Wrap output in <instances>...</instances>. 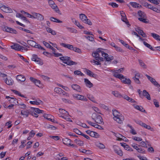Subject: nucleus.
Returning a JSON list of instances; mask_svg holds the SVG:
<instances>
[{"label": "nucleus", "mask_w": 160, "mask_h": 160, "mask_svg": "<svg viewBox=\"0 0 160 160\" xmlns=\"http://www.w3.org/2000/svg\"><path fill=\"white\" fill-rule=\"evenodd\" d=\"M59 59L62 61V62L67 65L71 66L73 65H76L77 62L71 60V58L67 56H62L60 57Z\"/></svg>", "instance_id": "nucleus-1"}, {"label": "nucleus", "mask_w": 160, "mask_h": 160, "mask_svg": "<svg viewBox=\"0 0 160 160\" xmlns=\"http://www.w3.org/2000/svg\"><path fill=\"white\" fill-rule=\"evenodd\" d=\"M114 77L121 79L122 82L125 84H130L131 81L128 78H125L124 76L121 74H116L114 75Z\"/></svg>", "instance_id": "nucleus-2"}, {"label": "nucleus", "mask_w": 160, "mask_h": 160, "mask_svg": "<svg viewBox=\"0 0 160 160\" xmlns=\"http://www.w3.org/2000/svg\"><path fill=\"white\" fill-rule=\"evenodd\" d=\"M92 119L97 123L102 124L103 123V119L101 116L96 113H93L92 116Z\"/></svg>", "instance_id": "nucleus-3"}, {"label": "nucleus", "mask_w": 160, "mask_h": 160, "mask_svg": "<svg viewBox=\"0 0 160 160\" xmlns=\"http://www.w3.org/2000/svg\"><path fill=\"white\" fill-rule=\"evenodd\" d=\"M27 44L32 47L38 48L43 50H45V49L39 44H37L35 41L32 40H28L27 41Z\"/></svg>", "instance_id": "nucleus-4"}, {"label": "nucleus", "mask_w": 160, "mask_h": 160, "mask_svg": "<svg viewBox=\"0 0 160 160\" xmlns=\"http://www.w3.org/2000/svg\"><path fill=\"white\" fill-rule=\"evenodd\" d=\"M72 96L74 98L77 100L84 101H87V99L83 95L77 94H72Z\"/></svg>", "instance_id": "nucleus-5"}, {"label": "nucleus", "mask_w": 160, "mask_h": 160, "mask_svg": "<svg viewBox=\"0 0 160 160\" xmlns=\"http://www.w3.org/2000/svg\"><path fill=\"white\" fill-rule=\"evenodd\" d=\"M2 29L3 31L10 33L16 34L17 33L16 31L11 28L7 26H2Z\"/></svg>", "instance_id": "nucleus-6"}, {"label": "nucleus", "mask_w": 160, "mask_h": 160, "mask_svg": "<svg viewBox=\"0 0 160 160\" xmlns=\"http://www.w3.org/2000/svg\"><path fill=\"white\" fill-rule=\"evenodd\" d=\"M31 59L32 61L36 62L37 63L42 65L43 62L41 59L38 57L37 55L35 54H33L32 56Z\"/></svg>", "instance_id": "nucleus-7"}, {"label": "nucleus", "mask_w": 160, "mask_h": 160, "mask_svg": "<svg viewBox=\"0 0 160 160\" xmlns=\"http://www.w3.org/2000/svg\"><path fill=\"white\" fill-rule=\"evenodd\" d=\"M120 13L122 16V20L123 22H124L126 24H127L128 25V27H129L130 26V25L129 24V22L128 21L126 17L125 14L123 11H121L120 12Z\"/></svg>", "instance_id": "nucleus-8"}, {"label": "nucleus", "mask_w": 160, "mask_h": 160, "mask_svg": "<svg viewBox=\"0 0 160 160\" xmlns=\"http://www.w3.org/2000/svg\"><path fill=\"white\" fill-rule=\"evenodd\" d=\"M114 152L118 155L122 156L123 155V152L116 145H114L113 147Z\"/></svg>", "instance_id": "nucleus-9"}, {"label": "nucleus", "mask_w": 160, "mask_h": 160, "mask_svg": "<svg viewBox=\"0 0 160 160\" xmlns=\"http://www.w3.org/2000/svg\"><path fill=\"white\" fill-rule=\"evenodd\" d=\"M114 119L116 120L119 123L122 124V121L124 120V117L121 114L119 115V116L116 118H113Z\"/></svg>", "instance_id": "nucleus-10"}, {"label": "nucleus", "mask_w": 160, "mask_h": 160, "mask_svg": "<svg viewBox=\"0 0 160 160\" xmlns=\"http://www.w3.org/2000/svg\"><path fill=\"white\" fill-rule=\"evenodd\" d=\"M31 112V111L29 109L26 110H23L21 111V114L24 117H28L29 115L30 114Z\"/></svg>", "instance_id": "nucleus-11"}, {"label": "nucleus", "mask_w": 160, "mask_h": 160, "mask_svg": "<svg viewBox=\"0 0 160 160\" xmlns=\"http://www.w3.org/2000/svg\"><path fill=\"white\" fill-rule=\"evenodd\" d=\"M102 57L104 58L107 61H110L113 59V57L112 56L109 57L108 54L105 53L103 52Z\"/></svg>", "instance_id": "nucleus-12"}, {"label": "nucleus", "mask_w": 160, "mask_h": 160, "mask_svg": "<svg viewBox=\"0 0 160 160\" xmlns=\"http://www.w3.org/2000/svg\"><path fill=\"white\" fill-rule=\"evenodd\" d=\"M50 7L56 13H58L60 15L62 14L60 11L59 10L57 6L55 3H54Z\"/></svg>", "instance_id": "nucleus-13"}, {"label": "nucleus", "mask_w": 160, "mask_h": 160, "mask_svg": "<svg viewBox=\"0 0 160 160\" xmlns=\"http://www.w3.org/2000/svg\"><path fill=\"white\" fill-rule=\"evenodd\" d=\"M2 10L5 12L8 13H11L13 12L12 10L10 8L5 5H4L2 9Z\"/></svg>", "instance_id": "nucleus-14"}, {"label": "nucleus", "mask_w": 160, "mask_h": 160, "mask_svg": "<svg viewBox=\"0 0 160 160\" xmlns=\"http://www.w3.org/2000/svg\"><path fill=\"white\" fill-rule=\"evenodd\" d=\"M30 103L34 105H39L42 104L43 102L39 99H35L34 101H30Z\"/></svg>", "instance_id": "nucleus-15"}, {"label": "nucleus", "mask_w": 160, "mask_h": 160, "mask_svg": "<svg viewBox=\"0 0 160 160\" xmlns=\"http://www.w3.org/2000/svg\"><path fill=\"white\" fill-rule=\"evenodd\" d=\"M34 15V18H37L38 20L40 21H42L44 20V17L41 14L35 12Z\"/></svg>", "instance_id": "nucleus-16"}, {"label": "nucleus", "mask_w": 160, "mask_h": 160, "mask_svg": "<svg viewBox=\"0 0 160 160\" xmlns=\"http://www.w3.org/2000/svg\"><path fill=\"white\" fill-rule=\"evenodd\" d=\"M60 45L63 47L68 48L69 49L72 50L73 49V46L69 44H66L65 43H61Z\"/></svg>", "instance_id": "nucleus-17"}, {"label": "nucleus", "mask_w": 160, "mask_h": 160, "mask_svg": "<svg viewBox=\"0 0 160 160\" xmlns=\"http://www.w3.org/2000/svg\"><path fill=\"white\" fill-rule=\"evenodd\" d=\"M71 87L74 90H76L77 92H81L80 87L78 85L75 84L71 85Z\"/></svg>", "instance_id": "nucleus-18"}, {"label": "nucleus", "mask_w": 160, "mask_h": 160, "mask_svg": "<svg viewBox=\"0 0 160 160\" xmlns=\"http://www.w3.org/2000/svg\"><path fill=\"white\" fill-rule=\"evenodd\" d=\"M85 71L86 72L87 74L88 75L95 78L97 77V75L95 74V73H94L93 72H92L90 70L87 69H86Z\"/></svg>", "instance_id": "nucleus-19"}, {"label": "nucleus", "mask_w": 160, "mask_h": 160, "mask_svg": "<svg viewBox=\"0 0 160 160\" xmlns=\"http://www.w3.org/2000/svg\"><path fill=\"white\" fill-rule=\"evenodd\" d=\"M143 97L144 96L148 100H150L151 97L147 91L145 90H144L143 91Z\"/></svg>", "instance_id": "nucleus-20"}, {"label": "nucleus", "mask_w": 160, "mask_h": 160, "mask_svg": "<svg viewBox=\"0 0 160 160\" xmlns=\"http://www.w3.org/2000/svg\"><path fill=\"white\" fill-rule=\"evenodd\" d=\"M71 140L68 138H66L62 139L63 143L68 146H69L71 145Z\"/></svg>", "instance_id": "nucleus-21"}, {"label": "nucleus", "mask_w": 160, "mask_h": 160, "mask_svg": "<svg viewBox=\"0 0 160 160\" xmlns=\"http://www.w3.org/2000/svg\"><path fill=\"white\" fill-rule=\"evenodd\" d=\"M113 135L117 138V139H116V140H117L121 141L123 140V139H122L121 137H124V138H125V137L119 133H116L113 132Z\"/></svg>", "instance_id": "nucleus-22"}, {"label": "nucleus", "mask_w": 160, "mask_h": 160, "mask_svg": "<svg viewBox=\"0 0 160 160\" xmlns=\"http://www.w3.org/2000/svg\"><path fill=\"white\" fill-rule=\"evenodd\" d=\"M17 79L22 82H24L26 80L25 77L22 75H18L16 77Z\"/></svg>", "instance_id": "nucleus-23"}, {"label": "nucleus", "mask_w": 160, "mask_h": 160, "mask_svg": "<svg viewBox=\"0 0 160 160\" xmlns=\"http://www.w3.org/2000/svg\"><path fill=\"white\" fill-rule=\"evenodd\" d=\"M20 47V45L16 43L11 46L12 49H14L16 50L19 51V48Z\"/></svg>", "instance_id": "nucleus-24"}, {"label": "nucleus", "mask_w": 160, "mask_h": 160, "mask_svg": "<svg viewBox=\"0 0 160 160\" xmlns=\"http://www.w3.org/2000/svg\"><path fill=\"white\" fill-rule=\"evenodd\" d=\"M5 81L6 83L9 85H12L13 82V81L10 78H6Z\"/></svg>", "instance_id": "nucleus-25"}, {"label": "nucleus", "mask_w": 160, "mask_h": 160, "mask_svg": "<svg viewBox=\"0 0 160 160\" xmlns=\"http://www.w3.org/2000/svg\"><path fill=\"white\" fill-rule=\"evenodd\" d=\"M84 82L87 87L90 88L93 86V84L88 79H84Z\"/></svg>", "instance_id": "nucleus-26"}, {"label": "nucleus", "mask_w": 160, "mask_h": 160, "mask_svg": "<svg viewBox=\"0 0 160 160\" xmlns=\"http://www.w3.org/2000/svg\"><path fill=\"white\" fill-rule=\"evenodd\" d=\"M31 109L33 111L35 112L38 113H43L44 112L42 110H41L38 109V108H34L33 107H31Z\"/></svg>", "instance_id": "nucleus-27"}, {"label": "nucleus", "mask_w": 160, "mask_h": 160, "mask_svg": "<svg viewBox=\"0 0 160 160\" xmlns=\"http://www.w3.org/2000/svg\"><path fill=\"white\" fill-rule=\"evenodd\" d=\"M79 18L80 19L84 22L86 21L87 18V17L84 14H81L79 15Z\"/></svg>", "instance_id": "nucleus-28"}, {"label": "nucleus", "mask_w": 160, "mask_h": 160, "mask_svg": "<svg viewBox=\"0 0 160 160\" xmlns=\"http://www.w3.org/2000/svg\"><path fill=\"white\" fill-rule=\"evenodd\" d=\"M134 106L135 108L139 110L140 111L142 112H145V110L141 106H139L137 105H134Z\"/></svg>", "instance_id": "nucleus-29"}, {"label": "nucleus", "mask_w": 160, "mask_h": 160, "mask_svg": "<svg viewBox=\"0 0 160 160\" xmlns=\"http://www.w3.org/2000/svg\"><path fill=\"white\" fill-rule=\"evenodd\" d=\"M131 5L133 7L135 8H140L142 7L141 5H140L139 3L135 2H131L130 3Z\"/></svg>", "instance_id": "nucleus-30"}, {"label": "nucleus", "mask_w": 160, "mask_h": 160, "mask_svg": "<svg viewBox=\"0 0 160 160\" xmlns=\"http://www.w3.org/2000/svg\"><path fill=\"white\" fill-rule=\"evenodd\" d=\"M151 35L156 40L160 41V36L158 34L154 33H152Z\"/></svg>", "instance_id": "nucleus-31"}, {"label": "nucleus", "mask_w": 160, "mask_h": 160, "mask_svg": "<svg viewBox=\"0 0 160 160\" xmlns=\"http://www.w3.org/2000/svg\"><path fill=\"white\" fill-rule=\"evenodd\" d=\"M43 116L45 118L50 121H52V118L53 117L52 115L46 114H44Z\"/></svg>", "instance_id": "nucleus-32"}, {"label": "nucleus", "mask_w": 160, "mask_h": 160, "mask_svg": "<svg viewBox=\"0 0 160 160\" xmlns=\"http://www.w3.org/2000/svg\"><path fill=\"white\" fill-rule=\"evenodd\" d=\"M54 92L59 94H61L63 92V90L59 88H55L54 89Z\"/></svg>", "instance_id": "nucleus-33"}, {"label": "nucleus", "mask_w": 160, "mask_h": 160, "mask_svg": "<svg viewBox=\"0 0 160 160\" xmlns=\"http://www.w3.org/2000/svg\"><path fill=\"white\" fill-rule=\"evenodd\" d=\"M112 111L113 115L114 116V118H116V117L119 116V115L121 114L116 110H113Z\"/></svg>", "instance_id": "nucleus-34"}, {"label": "nucleus", "mask_w": 160, "mask_h": 160, "mask_svg": "<svg viewBox=\"0 0 160 160\" xmlns=\"http://www.w3.org/2000/svg\"><path fill=\"white\" fill-rule=\"evenodd\" d=\"M142 126L144 127L145 128H146L148 130H150L151 131H154V129L153 128H151V127L150 126L144 123H143V124H142Z\"/></svg>", "instance_id": "nucleus-35"}, {"label": "nucleus", "mask_w": 160, "mask_h": 160, "mask_svg": "<svg viewBox=\"0 0 160 160\" xmlns=\"http://www.w3.org/2000/svg\"><path fill=\"white\" fill-rule=\"evenodd\" d=\"M112 93L116 97L118 98H121L122 97V95L118 91H113L112 92Z\"/></svg>", "instance_id": "nucleus-36"}, {"label": "nucleus", "mask_w": 160, "mask_h": 160, "mask_svg": "<svg viewBox=\"0 0 160 160\" xmlns=\"http://www.w3.org/2000/svg\"><path fill=\"white\" fill-rule=\"evenodd\" d=\"M143 43L146 47L150 49L151 50L153 51H155V50L153 49L152 47L150 45V44L147 43L145 41H143Z\"/></svg>", "instance_id": "nucleus-37"}, {"label": "nucleus", "mask_w": 160, "mask_h": 160, "mask_svg": "<svg viewBox=\"0 0 160 160\" xmlns=\"http://www.w3.org/2000/svg\"><path fill=\"white\" fill-rule=\"evenodd\" d=\"M46 29L47 31L49 33H51L53 35H55L56 34V32L55 31L52 30L51 28L48 27H46Z\"/></svg>", "instance_id": "nucleus-38"}, {"label": "nucleus", "mask_w": 160, "mask_h": 160, "mask_svg": "<svg viewBox=\"0 0 160 160\" xmlns=\"http://www.w3.org/2000/svg\"><path fill=\"white\" fill-rule=\"evenodd\" d=\"M138 14L140 18H146V15L145 13L141 11H139L138 12Z\"/></svg>", "instance_id": "nucleus-39"}, {"label": "nucleus", "mask_w": 160, "mask_h": 160, "mask_svg": "<svg viewBox=\"0 0 160 160\" xmlns=\"http://www.w3.org/2000/svg\"><path fill=\"white\" fill-rule=\"evenodd\" d=\"M67 29H68L70 32L72 33H76L77 32V30L74 28L67 27Z\"/></svg>", "instance_id": "nucleus-40"}, {"label": "nucleus", "mask_w": 160, "mask_h": 160, "mask_svg": "<svg viewBox=\"0 0 160 160\" xmlns=\"http://www.w3.org/2000/svg\"><path fill=\"white\" fill-rule=\"evenodd\" d=\"M145 18H138V19L140 21L146 23H148L149 22V21L147 19Z\"/></svg>", "instance_id": "nucleus-41"}, {"label": "nucleus", "mask_w": 160, "mask_h": 160, "mask_svg": "<svg viewBox=\"0 0 160 160\" xmlns=\"http://www.w3.org/2000/svg\"><path fill=\"white\" fill-rule=\"evenodd\" d=\"M124 68H121L118 70H116L113 71V73L114 74L113 75L116 74H118V73L121 72L122 71H123L124 70Z\"/></svg>", "instance_id": "nucleus-42"}, {"label": "nucleus", "mask_w": 160, "mask_h": 160, "mask_svg": "<svg viewBox=\"0 0 160 160\" xmlns=\"http://www.w3.org/2000/svg\"><path fill=\"white\" fill-rule=\"evenodd\" d=\"M138 61L139 62V64L143 68L146 69L147 68V66L144 63L142 62V61L141 60H138Z\"/></svg>", "instance_id": "nucleus-43"}, {"label": "nucleus", "mask_w": 160, "mask_h": 160, "mask_svg": "<svg viewBox=\"0 0 160 160\" xmlns=\"http://www.w3.org/2000/svg\"><path fill=\"white\" fill-rule=\"evenodd\" d=\"M90 135L92 137H95L96 138H98L99 136L97 133L92 131L91 132Z\"/></svg>", "instance_id": "nucleus-44"}, {"label": "nucleus", "mask_w": 160, "mask_h": 160, "mask_svg": "<svg viewBox=\"0 0 160 160\" xmlns=\"http://www.w3.org/2000/svg\"><path fill=\"white\" fill-rule=\"evenodd\" d=\"M74 141L78 145L80 146H82L84 144L82 141L79 139H75Z\"/></svg>", "instance_id": "nucleus-45"}, {"label": "nucleus", "mask_w": 160, "mask_h": 160, "mask_svg": "<svg viewBox=\"0 0 160 160\" xmlns=\"http://www.w3.org/2000/svg\"><path fill=\"white\" fill-rule=\"evenodd\" d=\"M74 73L76 75H80L81 76H83L84 75V74L80 71L78 70L75 71Z\"/></svg>", "instance_id": "nucleus-46"}, {"label": "nucleus", "mask_w": 160, "mask_h": 160, "mask_svg": "<svg viewBox=\"0 0 160 160\" xmlns=\"http://www.w3.org/2000/svg\"><path fill=\"white\" fill-rule=\"evenodd\" d=\"M92 56L95 57L96 59L100 57V55L98 53H97L95 52H93L92 54Z\"/></svg>", "instance_id": "nucleus-47"}, {"label": "nucleus", "mask_w": 160, "mask_h": 160, "mask_svg": "<svg viewBox=\"0 0 160 160\" xmlns=\"http://www.w3.org/2000/svg\"><path fill=\"white\" fill-rule=\"evenodd\" d=\"M12 91L13 92L15 93L17 95H18L19 96H20L22 97H24V96L23 95H22L19 92L15 90H12Z\"/></svg>", "instance_id": "nucleus-48"}, {"label": "nucleus", "mask_w": 160, "mask_h": 160, "mask_svg": "<svg viewBox=\"0 0 160 160\" xmlns=\"http://www.w3.org/2000/svg\"><path fill=\"white\" fill-rule=\"evenodd\" d=\"M62 100L65 103L72 104V102L69 100L67 99L64 98H62Z\"/></svg>", "instance_id": "nucleus-49"}, {"label": "nucleus", "mask_w": 160, "mask_h": 160, "mask_svg": "<svg viewBox=\"0 0 160 160\" xmlns=\"http://www.w3.org/2000/svg\"><path fill=\"white\" fill-rule=\"evenodd\" d=\"M102 50H103V49L102 48H98L96 52H95L98 53L101 52L102 54H102H103V52H104V51H102Z\"/></svg>", "instance_id": "nucleus-50"}, {"label": "nucleus", "mask_w": 160, "mask_h": 160, "mask_svg": "<svg viewBox=\"0 0 160 160\" xmlns=\"http://www.w3.org/2000/svg\"><path fill=\"white\" fill-rule=\"evenodd\" d=\"M108 4L111 6L113 8H116L118 7V5L114 2H110Z\"/></svg>", "instance_id": "nucleus-51"}, {"label": "nucleus", "mask_w": 160, "mask_h": 160, "mask_svg": "<svg viewBox=\"0 0 160 160\" xmlns=\"http://www.w3.org/2000/svg\"><path fill=\"white\" fill-rule=\"evenodd\" d=\"M137 151L139 153H145V150L141 148H138L137 149Z\"/></svg>", "instance_id": "nucleus-52"}, {"label": "nucleus", "mask_w": 160, "mask_h": 160, "mask_svg": "<svg viewBox=\"0 0 160 160\" xmlns=\"http://www.w3.org/2000/svg\"><path fill=\"white\" fill-rule=\"evenodd\" d=\"M72 50H73V51H74L76 52H78L79 53H81L82 52L81 50L79 48H78L76 47H74V48L73 47V49H72Z\"/></svg>", "instance_id": "nucleus-53"}, {"label": "nucleus", "mask_w": 160, "mask_h": 160, "mask_svg": "<svg viewBox=\"0 0 160 160\" xmlns=\"http://www.w3.org/2000/svg\"><path fill=\"white\" fill-rule=\"evenodd\" d=\"M40 77L42 79L45 81H49L50 79L49 77L43 75H41Z\"/></svg>", "instance_id": "nucleus-54"}, {"label": "nucleus", "mask_w": 160, "mask_h": 160, "mask_svg": "<svg viewBox=\"0 0 160 160\" xmlns=\"http://www.w3.org/2000/svg\"><path fill=\"white\" fill-rule=\"evenodd\" d=\"M88 98L92 102H95V98L93 96L91 95H88Z\"/></svg>", "instance_id": "nucleus-55"}, {"label": "nucleus", "mask_w": 160, "mask_h": 160, "mask_svg": "<svg viewBox=\"0 0 160 160\" xmlns=\"http://www.w3.org/2000/svg\"><path fill=\"white\" fill-rule=\"evenodd\" d=\"M73 131L74 132H75L76 134L81 135L82 134V132L79 131L78 129L77 128H74L73 129Z\"/></svg>", "instance_id": "nucleus-56"}, {"label": "nucleus", "mask_w": 160, "mask_h": 160, "mask_svg": "<svg viewBox=\"0 0 160 160\" xmlns=\"http://www.w3.org/2000/svg\"><path fill=\"white\" fill-rule=\"evenodd\" d=\"M153 101L154 102V104L155 105V107L157 108H158L159 107V105L158 102L155 99H154L153 100Z\"/></svg>", "instance_id": "nucleus-57"}, {"label": "nucleus", "mask_w": 160, "mask_h": 160, "mask_svg": "<svg viewBox=\"0 0 160 160\" xmlns=\"http://www.w3.org/2000/svg\"><path fill=\"white\" fill-rule=\"evenodd\" d=\"M34 13H35V12H33L32 13V15H31L28 13H26V14L27 15V17L31 18H34Z\"/></svg>", "instance_id": "nucleus-58"}, {"label": "nucleus", "mask_w": 160, "mask_h": 160, "mask_svg": "<svg viewBox=\"0 0 160 160\" xmlns=\"http://www.w3.org/2000/svg\"><path fill=\"white\" fill-rule=\"evenodd\" d=\"M132 138L134 140L137 141H141L142 140L141 138L139 137H133Z\"/></svg>", "instance_id": "nucleus-59"}, {"label": "nucleus", "mask_w": 160, "mask_h": 160, "mask_svg": "<svg viewBox=\"0 0 160 160\" xmlns=\"http://www.w3.org/2000/svg\"><path fill=\"white\" fill-rule=\"evenodd\" d=\"M49 137L52 138L54 139L55 140H58L60 139L59 137L58 136H50Z\"/></svg>", "instance_id": "nucleus-60"}, {"label": "nucleus", "mask_w": 160, "mask_h": 160, "mask_svg": "<svg viewBox=\"0 0 160 160\" xmlns=\"http://www.w3.org/2000/svg\"><path fill=\"white\" fill-rule=\"evenodd\" d=\"M152 83L155 86L157 87L158 88L159 87H160V85L158 83V82L155 80V79L153 82H152Z\"/></svg>", "instance_id": "nucleus-61"}, {"label": "nucleus", "mask_w": 160, "mask_h": 160, "mask_svg": "<svg viewBox=\"0 0 160 160\" xmlns=\"http://www.w3.org/2000/svg\"><path fill=\"white\" fill-rule=\"evenodd\" d=\"M126 100L128 101V102H131L132 103H134L136 102L135 101L134 99L129 97L128 96V97Z\"/></svg>", "instance_id": "nucleus-62"}, {"label": "nucleus", "mask_w": 160, "mask_h": 160, "mask_svg": "<svg viewBox=\"0 0 160 160\" xmlns=\"http://www.w3.org/2000/svg\"><path fill=\"white\" fill-rule=\"evenodd\" d=\"M145 76L148 79L149 81H150L152 83L155 80L154 79L152 78L150 76H149L147 74L145 75Z\"/></svg>", "instance_id": "nucleus-63"}, {"label": "nucleus", "mask_w": 160, "mask_h": 160, "mask_svg": "<svg viewBox=\"0 0 160 160\" xmlns=\"http://www.w3.org/2000/svg\"><path fill=\"white\" fill-rule=\"evenodd\" d=\"M130 132L133 135H136L137 134L135 130L133 128H131L130 130Z\"/></svg>", "instance_id": "nucleus-64"}]
</instances>
